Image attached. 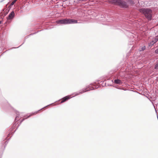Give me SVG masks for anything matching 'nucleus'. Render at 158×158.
<instances>
[{
	"label": "nucleus",
	"instance_id": "1",
	"mask_svg": "<svg viewBox=\"0 0 158 158\" xmlns=\"http://www.w3.org/2000/svg\"><path fill=\"white\" fill-rule=\"evenodd\" d=\"M139 11L143 14L146 18L149 20L152 19V11L148 8H142L139 9Z\"/></svg>",
	"mask_w": 158,
	"mask_h": 158
},
{
	"label": "nucleus",
	"instance_id": "2",
	"mask_svg": "<svg viewBox=\"0 0 158 158\" xmlns=\"http://www.w3.org/2000/svg\"><path fill=\"white\" fill-rule=\"evenodd\" d=\"M56 22L58 24H66L77 23V20L73 19H66L57 20Z\"/></svg>",
	"mask_w": 158,
	"mask_h": 158
},
{
	"label": "nucleus",
	"instance_id": "3",
	"mask_svg": "<svg viewBox=\"0 0 158 158\" xmlns=\"http://www.w3.org/2000/svg\"><path fill=\"white\" fill-rule=\"evenodd\" d=\"M112 3L114 4L119 6L122 7H125L127 6V3L121 0H114L112 1Z\"/></svg>",
	"mask_w": 158,
	"mask_h": 158
},
{
	"label": "nucleus",
	"instance_id": "4",
	"mask_svg": "<svg viewBox=\"0 0 158 158\" xmlns=\"http://www.w3.org/2000/svg\"><path fill=\"white\" fill-rule=\"evenodd\" d=\"M17 115L15 118V121H19V122H20V123H21L23 120H24L25 119H26L27 118H28L30 117L31 115H32L31 114V115H29L27 117H24L23 118V120H20L19 119L20 117V118L22 117V115H21V114H19V113H16Z\"/></svg>",
	"mask_w": 158,
	"mask_h": 158
},
{
	"label": "nucleus",
	"instance_id": "5",
	"mask_svg": "<svg viewBox=\"0 0 158 158\" xmlns=\"http://www.w3.org/2000/svg\"><path fill=\"white\" fill-rule=\"evenodd\" d=\"M94 89V88L93 87L90 88H87L85 89H83L81 91H80L79 92H76L75 93L73 94H74V96H75L77 95H79V94H82V93L85 92L87 91H88L90 90H92Z\"/></svg>",
	"mask_w": 158,
	"mask_h": 158
},
{
	"label": "nucleus",
	"instance_id": "6",
	"mask_svg": "<svg viewBox=\"0 0 158 158\" xmlns=\"http://www.w3.org/2000/svg\"><path fill=\"white\" fill-rule=\"evenodd\" d=\"M15 16V13L14 11H12L9 15L7 17V19H11Z\"/></svg>",
	"mask_w": 158,
	"mask_h": 158
},
{
	"label": "nucleus",
	"instance_id": "7",
	"mask_svg": "<svg viewBox=\"0 0 158 158\" xmlns=\"http://www.w3.org/2000/svg\"><path fill=\"white\" fill-rule=\"evenodd\" d=\"M114 83L116 84L121 85L122 83V82L119 79H115L114 80Z\"/></svg>",
	"mask_w": 158,
	"mask_h": 158
},
{
	"label": "nucleus",
	"instance_id": "8",
	"mask_svg": "<svg viewBox=\"0 0 158 158\" xmlns=\"http://www.w3.org/2000/svg\"><path fill=\"white\" fill-rule=\"evenodd\" d=\"M69 98H70L69 97V96H66L62 98V100H61V103H62L65 102L66 100H68Z\"/></svg>",
	"mask_w": 158,
	"mask_h": 158
},
{
	"label": "nucleus",
	"instance_id": "9",
	"mask_svg": "<svg viewBox=\"0 0 158 158\" xmlns=\"http://www.w3.org/2000/svg\"><path fill=\"white\" fill-rule=\"evenodd\" d=\"M158 40V35L156 36L155 37L153 38L152 41H153L154 43H155Z\"/></svg>",
	"mask_w": 158,
	"mask_h": 158
},
{
	"label": "nucleus",
	"instance_id": "10",
	"mask_svg": "<svg viewBox=\"0 0 158 158\" xmlns=\"http://www.w3.org/2000/svg\"><path fill=\"white\" fill-rule=\"evenodd\" d=\"M154 44V43L153 41H151L148 43V46L149 47L151 48Z\"/></svg>",
	"mask_w": 158,
	"mask_h": 158
},
{
	"label": "nucleus",
	"instance_id": "11",
	"mask_svg": "<svg viewBox=\"0 0 158 158\" xmlns=\"http://www.w3.org/2000/svg\"><path fill=\"white\" fill-rule=\"evenodd\" d=\"M155 69L157 70H158V62H157L156 64H155Z\"/></svg>",
	"mask_w": 158,
	"mask_h": 158
},
{
	"label": "nucleus",
	"instance_id": "12",
	"mask_svg": "<svg viewBox=\"0 0 158 158\" xmlns=\"http://www.w3.org/2000/svg\"><path fill=\"white\" fill-rule=\"evenodd\" d=\"M145 48H146L145 46H143V47H142V48H141V50H140V51L144 50L145 49Z\"/></svg>",
	"mask_w": 158,
	"mask_h": 158
},
{
	"label": "nucleus",
	"instance_id": "13",
	"mask_svg": "<svg viewBox=\"0 0 158 158\" xmlns=\"http://www.w3.org/2000/svg\"><path fill=\"white\" fill-rule=\"evenodd\" d=\"M15 2L16 1L14 0L11 2V5H13Z\"/></svg>",
	"mask_w": 158,
	"mask_h": 158
},
{
	"label": "nucleus",
	"instance_id": "14",
	"mask_svg": "<svg viewBox=\"0 0 158 158\" xmlns=\"http://www.w3.org/2000/svg\"><path fill=\"white\" fill-rule=\"evenodd\" d=\"M155 53L156 54H158V48L156 49L155 51Z\"/></svg>",
	"mask_w": 158,
	"mask_h": 158
},
{
	"label": "nucleus",
	"instance_id": "15",
	"mask_svg": "<svg viewBox=\"0 0 158 158\" xmlns=\"http://www.w3.org/2000/svg\"><path fill=\"white\" fill-rule=\"evenodd\" d=\"M36 113H37V112H35L34 113H33V114H36Z\"/></svg>",
	"mask_w": 158,
	"mask_h": 158
},
{
	"label": "nucleus",
	"instance_id": "16",
	"mask_svg": "<svg viewBox=\"0 0 158 158\" xmlns=\"http://www.w3.org/2000/svg\"><path fill=\"white\" fill-rule=\"evenodd\" d=\"M69 96V97L70 98H72V97H70Z\"/></svg>",
	"mask_w": 158,
	"mask_h": 158
},
{
	"label": "nucleus",
	"instance_id": "17",
	"mask_svg": "<svg viewBox=\"0 0 158 158\" xmlns=\"http://www.w3.org/2000/svg\"><path fill=\"white\" fill-rule=\"evenodd\" d=\"M16 2L17 0H15Z\"/></svg>",
	"mask_w": 158,
	"mask_h": 158
},
{
	"label": "nucleus",
	"instance_id": "18",
	"mask_svg": "<svg viewBox=\"0 0 158 158\" xmlns=\"http://www.w3.org/2000/svg\"><path fill=\"white\" fill-rule=\"evenodd\" d=\"M16 125V124H15V127Z\"/></svg>",
	"mask_w": 158,
	"mask_h": 158
}]
</instances>
